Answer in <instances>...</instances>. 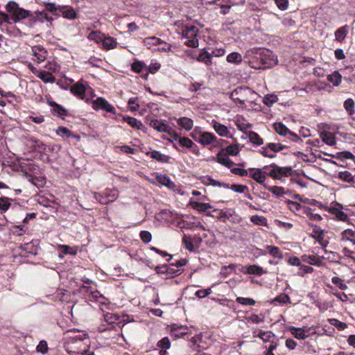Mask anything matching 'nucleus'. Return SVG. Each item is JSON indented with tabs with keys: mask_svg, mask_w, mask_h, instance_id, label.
<instances>
[{
	"mask_svg": "<svg viewBox=\"0 0 355 355\" xmlns=\"http://www.w3.org/2000/svg\"><path fill=\"white\" fill-rule=\"evenodd\" d=\"M64 348L70 355H84L89 348V337L82 333L68 334L64 338Z\"/></svg>",
	"mask_w": 355,
	"mask_h": 355,
	"instance_id": "f257e3e1",
	"label": "nucleus"
},
{
	"mask_svg": "<svg viewBox=\"0 0 355 355\" xmlns=\"http://www.w3.org/2000/svg\"><path fill=\"white\" fill-rule=\"evenodd\" d=\"M263 170L266 174L273 180H282L283 178L293 175V170L291 166H279L272 163L269 166H264Z\"/></svg>",
	"mask_w": 355,
	"mask_h": 355,
	"instance_id": "f03ea898",
	"label": "nucleus"
},
{
	"mask_svg": "<svg viewBox=\"0 0 355 355\" xmlns=\"http://www.w3.org/2000/svg\"><path fill=\"white\" fill-rule=\"evenodd\" d=\"M257 63L252 67L259 69L270 68L277 64V57L268 50H262L256 57Z\"/></svg>",
	"mask_w": 355,
	"mask_h": 355,
	"instance_id": "7ed1b4c3",
	"label": "nucleus"
},
{
	"mask_svg": "<svg viewBox=\"0 0 355 355\" xmlns=\"http://www.w3.org/2000/svg\"><path fill=\"white\" fill-rule=\"evenodd\" d=\"M257 95V93L248 87H238L230 94V98L235 102L243 105L252 96Z\"/></svg>",
	"mask_w": 355,
	"mask_h": 355,
	"instance_id": "20e7f679",
	"label": "nucleus"
},
{
	"mask_svg": "<svg viewBox=\"0 0 355 355\" xmlns=\"http://www.w3.org/2000/svg\"><path fill=\"white\" fill-rule=\"evenodd\" d=\"M6 10L10 13V20L17 22L21 19H26L31 15L29 10L19 8V5L15 1H9L6 6Z\"/></svg>",
	"mask_w": 355,
	"mask_h": 355,
	"instance_id": "39448f33",
	"label": "nucleus"
},
{
	"mask_svg": "<svg viewBox=\"0 0 355 355\" xmlns=\"http://www.w3.org/2000/svg\"><path fill=\"white\" fill-rule=\"evenodd\" d=\"M198 28L193 25L185 26L182 28V35L186 39L184 44L189 47L196 48L199 45L198 39Z\"/></svg>",
	"mask_w": 355,
	"mask_h": 355,
	"instance_id": "423d86ee",
	"label": "nucleus"
},
{
	"mask_svg": "<svg viewBox=\"0 0 355 355\" xmlns=\"http://www.w3.org/2000/svg\"><path fill=\"white\" fill-rule=\"evenodd\" d=\"M331 204L334 205V206L325 208V211L334 215L337 220L347 222L349 218L347 214L345 213L343 210L348 211L349 209L337 201H334Z\"/></svg>",
	"mask_w": 355,
	"mask_h": 355,
	"instance_id": "0eeeda50",
	"label": "nucleus"
},
{
	"mask_svg": "<svg viewBox=\"0 0 355 355\" xmlns=\"http://www.w3.org/2000/svg\"><path fill=\"white\" fill-rule=\"evenodd\" d=\"M103 317L105 321L107 324V326L105 327L104 324L98 327L99 331L103 332L107 330H116V327H120L119 322H117L120 319V317L118 315L107 312L103 315Z\"/></svg>",
	"mask_w": 355,
	"mask_h": 355,
	"instance_id": "6e6552de",
	"label": "nucleus"
},
{
	"mask_svg": "<svg viewBox=\"0 0 355 355\" xmlns=\"http://www.w3.org/2000/svg\"><path fill=\"white\" fill-rule=\"evenodd\" d=\"M92 108L96 110H104L111 114L116 113L115 107L111 105L105 98L98 97L92 101Z\"/></svg>",
	"mask_w": 355,
	"mask_h": 355,
	"instance_id": "1a4fd4ad",
	"label": "nucleus"
},
{
	"mask_svg": "<svg viewBox=\"0 0 355 355\" xmlns=\"http://www.w3.org/2000/svg\"><path fill=\"white\" fill-rule=\"evenodd\" d=\"M87 87H88L87 82L81 78L70 87V92L78 98L83 100L85 99Z\"/></svg>",
	"mask_w": 355,
	"mask_h": 355,
	"instance_id": "9d476101",
	"label": "nucleus"
},
{
	"mask_svg": "<svg viewBox=\"0 0 355 355\" xmlns=\"http://www.w3.org/2000/svg\"><path fill=\"white\" fill-rule=\"evenodd\" d=\"M33 55L35 57L37 63L44 62L48 55L47 51L42 45H35L31 47Z\"/></svg>",
	"mask_w": 355,
	"mask_h": 355,
	"instance_id": "9b49d317",
	"label": "nucleus"
},
{
	"mask_svg": "<svg viewBox=\"0 0 355 355\" xmlns=\"http://www.w3.org/2000/svg\"><path fill=\"white\" fill-rule=\"evenodd\" d=\"M212 128L214 129L216 132L220 137H225L227 138H231L232 135L227 127L216 120L211 121Z\"/></svg>",
	"mask_w": 355,
	"mask_h": 355,
	"instance_id": "f8f14e48",
	"label": "nucleus"
},
{
	"mask_svg": "<svg viewBox=\"0 0 355 355\" xmlns=\"http://www.w3.org/2000/svg\"><path fill=\"white\" fill-rule=\"evenodd\" d=\"M288 330L292 336L297 339L304 340L309 337V334L307 333L309 331V328H300L291 326L288 327Z\"/></svg>",
	"mask_w": 355,
	"mask_h": 355,
	"instance_id": "ddd939ff",
	"label": "nucleus"
},
{
	"mask_svg": "<svg viewBox=\"0 0 355 355\" xmlns=\"http://www.w3.org/2000/svg\"><path fill=\"white\" fill-rule=\"evenodd\" d=\"M48 103L52 107L51 112L53 115H57L58 116L64 119V116L69 114V112L67 109L55 101H50Z\"/></svg>",
	"mask_w": 355,
	"mask_h": 355,
	"instance_id": "4468645a",
	"label": "nucleus"
},
{
	"mask_svg": "<svg viewBox=\"0 0 355 355\" xmlns=\"http://www.w3.org/2000/svg\"><path fill=\"white\" fill-rule=\"evenodd\" d=\"M248 171H254L252 173L250 174V177L252 178L254 180H255L259 184H263L266 176H268L266 173H264V171L262 168H248Z\"/></svg>",
	"mask_w": 355,
	"mask_h": 355,
	"instance_id": "2eb2a0df",
	"label": "nucleus"
},
{
	"mask_svg": "<svg viewBox=\"0 0 355 355\" xmlns=\"http://www.w3.org/2000/svg\"><path fill=\"white\" fill-rule=\"evenodd\" d=\"M178 144L182 147H185L187 148L190 149V150L196 154L199 155V149L198 146L194 144L189 138L188 137H180V139L178 141Z\"/></svg>",
	"mask_w": 355,
	"mask_h": 355,
	"instance_id": "dca6fc26",
	"label": "nucleus"
},
{
	"mask_svg": "<svg viewBox=\"0 0 355 355\" xmlns=\"http://www.w3.org/2000/svg\"><path fill=\"white\" fill-rule=\"evenodd\" d=\"M146 155L160 163H170L171 159L169 156L162 154L159 151L155 150L147 152Z\"/></svg>",
	"mask_w": 355,
	"mask_h": 355,
	"instance_id": "f3484780",
	"label": "nucleus"
},
{
	"mask_svg": "<svg viewBox=\"0 0 355 355\" xmlns=\"http://www.w3.org/2000/svg\"><path fill=\"white\" fill-rule=\"evenodd\" d=\"M217 141V137L213 133L209 132H203L202 136L198 138V143L205 146L211 144L212 143Z\"/></svg>",
	"mask_w": 355,
	"mask_h": 355,
	"instance_id": "a211bd4d",
	"label": "nucleus"
},
{
	"mask_svg": "<svg viewBox=\"0 0 355 355\" xmlns=\"http://www.w3.org/2000/svg\"><path fill=\"white\" fill-rule=\"evenodd\" d=\"M243 274L255 275L257 276H261L262 275L266 274L267 272L263 268L258 265H250L245 267V270L242 269L241 270Z\"/></svg>",
	"mask_w": 355,
	"mask_h": 355,
	"instance_id": "6ab92c4d",
	"label": "nucleus"
},
{
	"mask_svg": "<svg viewBox=\"0 0 355 355\" xmlns=\"http://www.w3.org/2000/svg\"><path fill=\"white\" fill-rule=\"evenodd\" d=\"M216 160L218 163L225 166L230 170L232 168V166L235 164V163L231 160L228 156H226V155L224 154L223 151H219L216 154Z\"/></svg>",
	"mask_w": 355,
	"mask_h": 355,
	"instance_id": "aec40b11",
	"label": "nucleus"
},
{
	"mask_svg": "<svg viewBox=\"0 0 355 355\" xmlns=\"http://www.w3.org/2000/svg\"><path fill=\"white\" fill-rule=\"evenodd\" d=\"M149 125L151 128H154L158 132L165 133H166V132L171 127L168 124L165 123L164 121H159L156 119L150 120Z\"/></svg>",
	"mask_w": 355,
	"mask_h": 355,
	"instance_id": "412c9836",
	"label": "nucleus"
},
{
	"mask_svg": "<svg viewBox=\"0 0 355 355\" xmlns=\"http://www.w3.org/2000/svg\"><path fill=\"white\" fill-rule=\"evenodd\" d=\"M103 42L101 43L102 44V49L104 51H110L112 49H114L117 46V41L116 39L110 37V36H106L105 35L104 38H103Z\"/></svg>",
	"mask_w": 355,
	"mask_h": 355,
	"instance_id": "4be33fe9",
	"label": "nucleus"
},
{
	"mask_svg": "<svg viewBox=\"0 0 355 355\" xmlns=\"http://www.w3.org/2000/svg\"><path fill=\"white\" fill-rule=\"evenodd\" d=\"M211 58V54L205 49H202L200 50L199 55L196 59L198 62H202L207 66H209L212 64Z\"/></svg>",
	"mask_w": 355,
	"mask_h": 355,
	"instance_id": "5701e85b",
	"label": "nucleus"
},
{
	"mask_svg": "<svg viewBox=\"0 0 355 355\" xmlns=\"http://www.w3.org/2000/svg\"><path fill=\"white\" fill-rule=\"evenodd\" d=\"M309 225L313 228L310 236L315 239L317 242L322 241L324 238L325 231L317 225L309 224Z\"/></svg>",
	"mask_w": 355,
	"mask_h": 355,
	"instance_id": "b1692460",
	"label": "nucleus"
},
{
	"mask_svg": "<svg viewBox=\"0 0 355 355\" xmlns=\"http://www.w3.org/2000/svg\"><path fill=\"white\" fill-rule=\"evenodd\" d=\"M302 259L304 262L313 265L315 266H321L323 264L322 260L320 257L316 255H307L304 254L302 256Z\"/></svg>",
	"mask_w": 355,
	"mask_h": 355,
	"instance_id": "393cba45",
	"label": "nucleus"
},
{
	"mask_svg": "<svg viewBox=\"0 0 355 355\" xmlns=\"http://www.w3.org/2000/svg\"><path fill=\"white\" fill-rule=\"evenodd\" d=\"M349 33V26L345 25L339 28H338L334 33L335 40L342 43L345 37H347Z\"/></svg>",
	"mask_w": 355,
	"mask_h": 355,
	"instance_id": "a878e982",
	"label": "nucleus"
},
{
	"mask_svg": "<svg viewBox=\"0 0 355 355\" xmlns=\"http://www.w3.org/2000/svg\"><path fill=\"white\" fill-rule=\"evenodd\" d=\"M189 205L195 210L199 212H205L207 210L212 208L209 203L199 202L193 200H190Z\"/></svg>",
	"mask_w": 355,
	"mask_h": 355,
	"instance_id": "bb28decb",
	"label": "nucleus"
},
{
	"mask_svg": "<svg viewBox=\"0 0 355 355\" xmlns=\"http://www.w3.org/2000/svg\"><path fill=\"white\" fill-rule=\"evenodd\" d=\"M177 123L187 131H189L193 126V121L188 117L182 116L177 119Z\"/></svg>",
	"mask_w": 355,
	"mask_h": 355,
	"instance_id": "cd10ccee",
	"label": "nucleus"
},
{
	"mask_svg": "<svg viewBox=\"0 0 355 355\" xmlns=\"http://www.w3.org/2000/svg\"><path fill=\"white\" fill-rule=\"evenodd\" d=\"M143 44L146 46L148 49H150L153 46H157L162 43L163 41L155 36L145 37L143 40Z\"/></svg>",
	"mask_w": 355,
	"mask_h": 355,
	"instance_id": "c85d7f7f",
	"label": "nucleus"
},
{
	"mask_svg": "<svg viewBox=\"0 0 355 355\" xmlns=\"http://www.w3.org/2000/svg\"><path fill=\"white\" fill-rule=\"evenodd\" d=\"M122 120L126 122L130 126L137 130H141L143 125L141 121L132 116H123Z\"/></svg>",
	"mask_w": 355,
	"mask_h": 355,
	"instance_id": "c756f323",
	"label": "nucleus"
},
{
	"mask_svg": "<svg viewBox=\"0 0 355 355\" xmlns=\"http://www.w3.org/2000/svg\"><path fill=\"white\" fill-rule=\"evenodd\" d=\"M82 291L91 295L92 297L96 301H99L100 298L104 299V296L97 290H92V287L87 286H82L80 287Z\"/></svg>",
	"mask_w": 355,
	"mask_h": 355,
	"instance_id": "7c9ffc66",
	"label": "nucleus"
},
{
	"mask_svg": "<svg viewBox=\"0 0 355 355\" xmlns=\"http://www.w3.org/2000/svg\"><path fill=\"white\" fill-rule=\"evenodd\" d=\"M320 138L323 142L329 146H334L336 144V139L333 133L330 132H322L320 135Z\"/></svg>",
	"mask_w": 355,
	"mask_h": 355,
	"instance_id": "2f4dec72",
	"label": "nucleus"
},
{
	"mask_svg": "<svg viewBox=\"0 0 355 355\" xmlns=\"http://www.w3.org/2000/svg\"><path fill=\"white\" fill-rule=\"evenodd\" d=\"M105 34L99 31H93L87 36V38L90 41H94L97 44L102 43Z\"/></svg>",
	"mask_w": 355,
	"mask_h": 355,
	"instance_id": "473e14b6",
	"label": "nucleus"
},
{
	"mask_svg": "<svg viewBox=\"0 0 355 355\" xmlns=\"http://www.w3.org/2000/svg\"><path fill=\"white\" fill-rule=\"evenodd\" d=\"M255 333H256V331H253V337L254 338H259L264 343L270 342V339L275 336V334L270 331H264L261 330L257 335H256Z\"/></svg>",
	"mask_w": 355,
	"mask_h": 355,
	"instance_id": "72a5a7b5",
	"label": "nucleus"
},
{
	"mask_svg": "<svg viewBox=\"0 0 355 355\" xmlns=\"http://www.w3.org/2000/svg\"><path fill=\"white\" fill-rule=\"evenodd\" d=\"M37 77L44 83H53L55 81V76L51 73L46 71H40V72L37 73Z\"/></svg>",
	"mask_w": 355,
	"mask_h": 355,
	"instance_id": "f704fd0d",
	"label": "nucleus"
},
{
	"mask_svg": "<svg viewBox=\"0 0 355 355\" xmlns=\"http://www.w3.org/2000/svg\"><path fill=\"white\" fill-rule=\"evenodd\" d=\"M64 8L60 10V12H62L63 17L68 19H73L77 17V13L73 8H69L68 6H63Z\"/></svg>",
	"mask_w": 355,
	"mask_h": 355,
	"instance_id": "c9c22d12",
	"label": "nucleus"
},
{
	"mask_svg": "<svg viewBox=\"0 0 355 355\" xmlns=\"http://www.w3.org/2000/svg\"><path fill=\"white\" fill-rule=\"evenodd\" d=\"M220 151H223L224 154H225L226 156H228V155L236 156L239 153L240 148H239V144H236L229 145L226 148H223Z\"/></svg>",
	"mask_w": 355,
	"mask_h": 355,
	"instance_id": "e433bc0d",
	"label": "nucleus"
},
{
	"mask_svg": "<svg viewBox=\"0 0 355 355\" xmlns=\"http://www.w3.org/2000/svg\"><path fill=\"white\" fill-rule=\"evenodd\" d=\"M102 195H104L110 202H113L118 198L119 191L116 189H106L102 191Z\"/></svg>",
	"mask_w": 355,
	"mask_h": 355,
	"instance_id": "4c0bfd02",
	"label": "nucleus"
},
{
	"mask_svg": "<svg viewBox=\"0 0 355 355\" xmlns=\"http://www.w3.org/2000/svg\"><path fill=\"white\" fill-rule=\"evenodd\" d=\"M327 80L337 87L341 83L342 76L338 71H335L331 74L327 76Z\"/></svg>",
	"mask_w": 355,
	"mask_h": 355,
	"instance_id": "58836bf2",
	"label": "nucleus"
},
{
	"mask_svg": "<svg viewBox=\"0 0 355 355\" xmlns=\"http://www.w3.org/2000/svg\"><path fill=\"white\" fill-rule=\"evenodd\" d=\"M273 127L276 132L281 136L286 137L290 130L282 122L275 123Z\"/></svg>",
	"mask_w": 355,
	"mask_h": 355,
	"instance_id": "ea45409f",
	"label": "nucleus"
},
{
	"mask_svg": "<svg viewBox=\"0 0 355 355\" xmlns=\"http://www.w3.org/2000/svg\"><path fill=\"white\" fill-rule=\"evenodd\" d=\"M180 330H187V327H184L182 325H178L176 324H173L170 327V336L173 339L176 340L178 338V331Z\"/></svg>",
	"mask_w": 355,
	"mask_h": 355,
	"instance_id": "a19ab883",
	"label": "nucleus"
},
{
	"mask_svg": "<svg viewBox=\"0 0 355 355\" xmlns=\"http://www.w3.org/2000/svg\"><path fill=\"white\" fill-rule=\"evenodd\" d=\"M156 180L162 185L166 186L168 188H171V186L173 184V182L171 181L170 178L166 175H157L156 176Z\"/></svg>",
	"mask_w": 355,
	"mask_h": 355,
	"instance_id": "79ce46f5",
	"label": "nucleus"
},
{
	"mask_svg": "<svg viewBox=\"0 0 355 355\" xmlns=\"http://www.w3.org/2000/svg\"><path fill=\"white\" fill-rule=\"evenodd\" d=\"M226 60L230 63L239 64L242 62V55L239 53L233 52L227 56Z\"/></svg>",
	"mask_w": 355,
	"mask_h": 355,
	"instance_id": "37998d69",
	"label": "nucleus"
},
{
	"mask_svg": "<svg viewBox=\"0 0 355 355\" xmlns=\"http://www.w3.org/2000/svg\"><path fill=\"white\" fill-rule=\"evenodd\" d=\"M250 221L257 225L267 226V218L263 216L253 215L250 218Z\"/></svg>",
	"mask_w": 355,
	"mask_h": 355,
	"instance_id": "c03bdc74",
	"label": "nucleus"
},
{
	"mask_svg": "<svg viewBox=\"0 0 355 355\" xmlns=\"http://www.w3.org/2000/svg\"><path fill=\"white\" fill-rule=\"evenodd\" d=\"M55 132L58 136L62 138H69L70 137H76L69 128L64 126H59Z\"/></svg>",
	"mask_w": 355,
	"mask_h": 355,
	"instance_id": "a18cd8bd",
	"label": "nucleus"
},
{
	"mask_svg": "<svg viewBox=\"0 0 355 355\" xmlns=\"http://www.w3.org/2000/svg\"><path fill=\"white\" fill-rule=\"evenodd\" d=\"M303 214H304L310 220L320 221L322 218L318 214H313L312 209L309 207H304L303 208Z\"/></svg>",
	"mask_w": 355,
	"mask_h": 355,
	"instance_id": "49530a36",
	"label": "nucleus"
},
{
	"mask_svg": "<svg viewBox=\"0 0 355 355\" xmlns=\"http://www.w3.org/2000/svg\"><path fill=\"white\" fill-rule=\"evenodd\" d=\"M146 67V64L144 62L139 60H135L131 64V70L136 73H141L142 70Z\"/></svg>",
	"mask_w": 355,
	"mask_h": 355,
	"instance_id": "de8ad7c7",
	"label": "nucleus"
},
{
	"mask_svg": "<svg viewBox=\"0 0 355 355\" xmlns=\"http://www.w3.org/2000/svg\"><path fill=\"white\" fill-rule=\"evenodd\" d=\"M265 188L276 196L277 197H280L283 196L285 193V189L282 187H278V186H272V187H266L265 186Z\"/></svg>",
	"mask_w": 355,
	"mask_h": 355,
	"instance_id": "09e8293b",
	"label": "nucleus"
},
{
	"mask_svg": "<svg viewBox=\"0 0 355 355\" xmlns=\"http://www.w3.org/2000/svg\"><path fill=\"white\" fill-rule=\"evenodd\" d=\"M248 137L250 141L255 145L261 146L263 144V139L254 131L250 132Z\"/></svg>",
	"mask_w": 355,
	"mask_h": 355,
	"instance_id": "8fccbe9b",
	"label": "nucleus"
},
{
	"mask_svg": "<svg viewBox=\"0 0 355 355\" xmlns=\"http://www.w3.org/2000/svg\"><path fill=\"white\" fill-rule=\"evenodd\" d=\"M267 249L270 254L272 255L273 257L279 259L283 258V253L278 247L275 245H268Z\"/></svg>",
	"mask_w": 355,
	"mask_h": 355,
	"instance_id": "3c124183",
	"label": "nucleus"
},
{
	"mask_svg": "<svg viewBox=\"0 0 355 355\" xmlns=\"http://www.w3.org/2000/svg\"><path fill=\"white\" fill-rule=\"evenodd\" d=\"M167 275L166 279L168 278H173L175 277H178V275H181L182 273V270L181 269H175L173 268V266H169L166 265V270Z\"/></svg>",
	"mask_w": 355,
	"mask_h": 355,
	"instance_id": "603ef678",
	"label": "nucleus"
},
{
	"mask_svg": "<svg viewBox=\"0 0 355 355\" xmlns=\"http://www.w3.org/2000/svg\"><path fill=\"white\" fill-rule=\"evenodd\" d=\"M11 200L7 197H0V211L1 213L6 212L10 207Z\"/></svg>",
	"mask_w": 355,
	"mask_h": 355,
	"instance_id": "864d4df0",
	"label": "nucleus"
},
{
	"mask_svg": "<svg viewBox=\"0 0 355 355\" xmlns=\"http://www.w3.org/2000/svg\"><path fill=\"white\" fill-rule=\"evenodd\" d=\"M354 101L352 98H347L344 102V107L349 115L354 114Z\"/></svg>",
	"mask_w": 355,
	"mask_h": 355,
	"instance_id": "5fc2aeb1",
	"label": "nucleus"
},
{
	"mask_svg": "<svg viewBox=\"0 0 355 355\" xmlns=\"http://www.w3.org/2000/svg\"><path fill=\"white\" fill-rule=\"evenodd\" d=\"M268 147L275 154L287 148L286 145L281 143H268Z\"/></svg>",
	"mask_w": 355,
	"mask_h": 355,
	"instance_id": "6e6d98bb",
	"label": "nucleus"
},
{
	"mask_svg": "<svg viewBox=\"0 0 355 355\" xmlns=\"http://www.w3.org/2000/svg\"><path fill=\"white\" fill-rule=\"evenodd\" d=\"M44 6L46 11L52 12L53 15H57V11L60 12V10L64 8V6H56L54 3H46L44 4Z\"/></svg>",
	"mask_w": 355,
	"mask_h": 355,
	"instance_id": "4d7b16f0",
	"label": "nucleus"
},
{
	"mask_svg": "<svg viewBox=\"0 0 355 355\" xmlns=\"http://www.w3.org/2000/svg\"><path fill=\"white\" fill-rule=\"evenodd\" d=\"M329 323L336 327L339 331H343L347 327V324L345 322H341L338 319L331 318L329 320Z\"/></svg>",
	"mask_w": 355,
	"mask_h": 355,
	"instance_id": "13d9d810",
	"label": "nucleus"
},
{
	"mask_svg": "<svg viewBox=\"0 0 355 355\" xmlns=\"http://www.w3.org/2000/svg\"><path fill=\"white\" fill-rule=\"evenodd\" d=\"M273 303H279V304H286V303H291V298L290 297L285 294L282 293L279 295H277L273 300Z\"/></svg>",
	"mask_w": 355,
	"mask_h": 355,
	"instance_id": "bf43d9fd",
	"label": "nucleus"
},
{
	"mask_svg": "<svg viewBox=\"0 0 355 355\" xmlns=\"http://www.w3.org/2000/svg\"><path fill=\"white\" fill-rule=\"evenodd\" d=\"M331 282L334 284L338 286L340 290L345 291L347 289V286L344 283L343 280L339 277L335 276L331 278Z\"/></svg>",
	"mask_w": 355,
	"mask_h": 355,
	"instance_id": "052dcab7",
	"label": "nucleus"
},
{
	"mask_svg": "<svg viewBox=\"0 0 355 355\" xmlns=\"http://www.w3.org/2000/svg\"><path fill=\"white\" fill-rule=\"evenodd\" d=\"M236 302L241 305H250L253 306L256 304V302L252 298H247L243 297H237Z\"/></svg>",
	"mask_w": 355,
	"mask_h": 355,
	"instance_id": "680f3d73",
	"label": "nucleus"
},
{
	"mask_svg": "<svg viewBox=\"0 0 355 355\" xmlns=\"http://www.w3.org/2000/svg\"><path fill=\"white\" fill-rule=\"evenodd\" d=\"M36 350L38 353L46 354L49 352V347L47 342L44 340L40 341L39 344L36 347Z\"/></svg>",
	"mask_w": 355,
	"mask_h": 355,
	"instance_id": "e2e57ef3",
	"label": "nucleus"
},
{
	"mask_svg": "<svg viewBox=\"0 0 355 355\" xmlns=\"http://www.w3.org/2000/svg\"><path fill=\"white\" fill-rule=\"evenodd\" d=\"M171 345V340L167 336L162 338L157 343V347L158 348L170 349Z\"/></svg>",
	"mask_w": 355,
	"mask_h": 355,
	"instance_id": "0e129e2a",
	"label": "nucleus"
},
{
	"mask_svg": "<svg viewBox=\"0 0 355 355\" xmlns=\"http://www.w3.org/2000/svg\"><path fill=\"white\" fill-rule=\"evenodd\" d=\"M259 153L261 154L264 157L275 158L276 157V154L272 153V152L268 147V144L266 146L261 147V149L259 150Z\"/></svg>",
	"mask_w": 355,
	"mask_h": 355,
	"instance_id": "69168bd1",
	"label": "nucleus"
},
{
	"mask_svg": "<svg viewBox=\"0 0 355 355\" xmlns=\"http://www.w3.org/2000/svg\"><path fill=\"white\" fill-rule=\"evenodd\" d=\"M161 67V64L158 62L151 63L149 66H147L146 68L147 69V72L145 75V78H146L148 76V73H155Z\"/></svg>",
	"mask_w": 355,
	"mask_h": 355,
	"instance_id": "338daca9",
	"label": "nucleus"
},
{
	"mask_svg": "<svg viewBox=\"0 0 355 355\" xmlns=\"http://www.w3.org/2000/svg\"><path fill=\"white\" fill-rule=\"evenodd\" d=\"M278 101V98L276 95H266L263 98V103L268 106L271 107L275 103Z\"/></svg>",
	"mask_w": 355,
	"mask_h": 355,
	"instance_id": "774afa93",
	"label": "nucleus"
}]
</instances>
